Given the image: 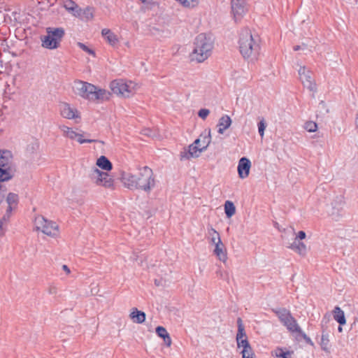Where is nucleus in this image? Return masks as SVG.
Returning a JSON list of instances; mask_svg holds the SVG:
<instances>
[{
	"label": "nucleus",
	"instance_id": "f257e3e1",
	"mask_svg": "<svg viewBox=\"0 0 358 358\" xmlns=\"http://www.w3.org/2000/svg\"><path fill=\"white\" fill-rule=\"evenodd\" d=\"M138 170L136 175L122 173L121 180L124 186L131 189H139L150 192L155 184L152 170L148 166H143Z\"/></svg>",
	"mask_w": 358,
	"mask_h": 358
},
{
	"label": "nucleus",
	"instance_id": "f03ea898",
	"mask_svg": "<svg viewBox=\"0 0 358 358\" xmlns=\"http://www.w3.org/2000/svg\"><path fill=\"white\" fill-rule=\"evenodd\" d=\"M73 90L76 94L92 101H103L108 100L110 96L108 91L81 80L74 82Z\"/></svg>",
	"mask_w": 358,
	"mask_h": 358
},
{
	"label": "nucleus",
	"instance_id": "7ed1b4c3",
	"mask_svg": "<svg viewBox=\"0 0 358 358\" xmlns=\"http://www.w3.org/2000/svg\"><path fill=\"white\" fill-rule=\"evenodd\" d=\"M194 45V50L190 55L192 61L203 62L211 55L213 41L210 36L200 34L196 37Z\"/></svg>",
	"mask_w": 358,
	"mask_h": 358
},
{
	"label": "nucleus",
	"instance_id": "20e7f679",
	"mask_svg": "<svg viewBox=\"0 0 358 358\" xmlns=\"http://www.w3.org/2000/svg\"><path fill=\"white\" fill-rule=\"evenodd\" d=\"M259 36H253L248 29L242 30L240 34L238 44L240 52L244 58L256 55L259 50Z\"/></svg>",
	"mask_w": 358,
	"mask_h": 358
},
{
	"label": "nucleus",
	"instance_id": "39448f33",
	"mask_svg": "<svg viewBox=\"0 0 358 358\" xmlns=\"http://www.w3.org/2000/svg\"><path fill=\"white\" fill-rule=\"evenodd\" d=\"M46 35L41 36L42 46L45 48L53 50L59 47L64 36V29L62 27L46 28Z\"/></svg>",
	"mask_w": 358,
	"mask_h": 358
},
{
	"label": "nucleus",
	"instance_id": "423d86ee",
	"mask_svg": "<svg viewBox=\"0 0 358 358\" xmlns=\"http://www.w3.org/2000/svg\"><path fill=\"white\" fill-rule=\"evenodd\" d=\"M110 87L114 94L125 98L133 96L137 90L136 84L122 79L113 80L110 84Z\"/></svg>",
	"mask_w": 358,
	"mask_h": 358
},
{
	"label": "nucleus",
	"instance_id": "0eeeda50",
	"mask_svg": "<svg viewBox=\"0 0 358 358\" xmlns=\"http://www.w3.org/2000/svg\"><path fill=\"white\" fill-rule=\"evenodd\" d=\"M16 169L13 163V156L9 150H0V177L7 180L13 178Z\"/></svg>",
	"mask_w": 358,
	"mask_h": 358
},
{
	"label": "nucleus",
	"instance_id": "6e6552de",
	"mask_svg": "<svg viewBox=\"0 0 358 358\" xmlns=\"http://www.w3.org/2000/svg\"><path fill=\"white\" fill-rule=\"evenodd\" d=\"M88 177L96 185L106 188L113 187L114 184L113 178L107 172L101 171L95 166L91 168Z\"/></svg>",
	"mask_w": 358,
	"mask_h": 358
},
{
	"label": "nucleus",
	"instance_id": "1a4fd4ad",
	"mask_svg": "<svg viewBox=\"0 0 358 358\" xmlns=\"http://www.w3.org/2000/svg\"><path fill=\"white\" fill-rule=\"evenodd\" d=\"M34 224L36 231H41L50 236H56L58 231V225L55 222L45 219L42 215L35 217Z\"/></svg>",
	"mask_w": 358,
	"mask_h": 358
},
{
	"label": "nucleus",
	"instance_id": "9d476101",
	"mask_svg": "<svg viewBox=\"0 0 358 358\" xmlns=\"http://www.w3.org/2000/svg\"><path fill=\"white\" fill-rule=\"evenodd\" d=\"M231 13L236 22L240 21L248 11V5L245 0H231Z\"/></svg>",
	"mask_w": 358,
	"mask_h": 358
},
{
	"label": "nucleus",
	"instance_id": "9b49d317",
	"mask_svg": "<svg viewBox=\"0 0 358 358\" xmlns=\"http://www.w3.org/2000/svg\"><path fill=\"white\" fill-rule=\"evenodd\" d=\"M345 201L343 196H336L331 203V209L329 210V215L334 220H338L344 214Z\"/></svg>",
	"mask_w": 358,
	"mask_h": 358
},
{
	"label": "nucleus",
	"instance_id": "f8f14e48",
	"mask_svg": "<svg viewBox=\"0 0 358 358\" xmlns=\"http://www.w3.org/2000/svg\"><path fill=\"white\" fill-rule=\"evenodd\" d=\"M299 79L303 85L311 92L316 91V85L312 78V73L305 66H300L298 70Z\"/></svg>",
	"mask_w": 358,
	"mask_h": 358
},
{
	"label": "nucleus",
	"instance_id": "ddd939ff",
	"mask_svg": "<svg viewBox=\"0 0 358 358\" xmlns=\"http://www.w3.org/2000/svg\"><path fill=\"white\" fill-rule=\"evenodd\" d=\"M198 145H195L194 142L189 145L187 150H185L180 153L181 159H189L192 157H198L199 154L204 151Z\"/></svg>",
	"mask_w": 358,
	"mask_h": 358
},
{
	"label": "nucleus",
	"instance_id": "4468645a",
	"mask_svg": "<svg viewBox=\"0 0 358 358\" xmlns=\"http://www.w3.org/2000/svg\"><path fill=\"white\" fill-rule=\"evenodd\" d=\"M59 109L62 116L64 118L71 120L80 117L78 110L66 103L60 104Z\"/></svg>",
	"mask_w": 358,
	"mask_h": 358
},
{
	"label": "nucleus",
	"instance_id": "2eb2a0df",
	"mask_svg": "<svg viewBox=\"0 0 358 358\" xmlns=\"http://www.w3.org/2000/svg\"><path fill=\"white\" fill-rule=\"evenodd\" d=\"M250 167L251 162L248 158H241L238 164V176L242 179L247 178L249 175Z\"/></svg>",
	"mask_w": 358,
	"mask_h": 358
},
{
	"label": "nucleus",
	"instance_id": "dca6fc26",
	"mask_svg": "<svg viewBox=\"0 0 358 358\" xmlns=\"http://www.w3.org/2000/svg\"><path fill=\"white\" fill-rule=\"evenodd\" d=\"M211 142L210 130L204 131L199 137L194 141V144L198 145L201 150H206Z\"/></svg>",
	"mask_w": 358,
	"mask_h": 358
},
{
	"label": "nucleus",
	"instance_id": "f3484780",
	"mask_svg": "<svg viewBox=\"0 0 358 358\" xmlns=\"http://www.w3.org/2000/svg\"><path fill=\"white\" fill-rule=\"evenodd\" d=\"M271 310L283 325L292 317L290 311L285 308H272Z\"/></svg>",
	"mask_w": 358,
	"mask_h": 358
},
{
	"label": "nucleus",
	"instance_id": "a211bd4d",
	"mask_svg": "<svg viewBox=\"0 0 358 358\" xmlns=\"http://www.w3.org/2000/svg\"><path fill=\"white\" fill-rule=\"evenodd\" d=\"M287 329L292 334L298 336L299 333H302V330L296 320L292 316L287 322L284 324Z\"/></svg>",
	"mask_w": 358,
	"mask_h": 358
},
{
	"label": "nucleus",
	"instance_id": "6ab92c4d",
	"mask_svg": "<svg viewBox=\"0 0 358 358\" xmlns=\"http://www.w3.org/2000/svg\"><path fill=\"white\" fill-rule=\"evenodd\" d=\"M129 317L133 322L136 324H142L145 320L146 315L143 311L138 310L136 308H133L130 313Z\"/></svg>",
	"mask_w": 358,
	"mask_h": 358
},
{
	"label": "nucleus",
	"instance_id": "aec40b11",
	"mask_svg": "<svg viewBox=\"0 0 358 358\" xmlns=\"http://www.w3.org/2000/svg\"><path fill=\"white\" fill-rule=\"evenodd\" d=\"M102 36L105 40L112 46H115L118 43V38L110 29H103L101 31Z\"/></svg>",
	"mask_w": 358,
	"mask_h": 358
},
{
	"label": "nucleus",
	"instance_id": "412c9836",
	"mask_svg": "<svg viewBox=\"0 0 358 358\" xmlns=\"http://www.w3.org/2000/svg\"><path fill=\"white\" fill-rule=\"evenodd\" d=\"M18 195L15 193H9L6 197V202L8 205V208L6 210V215L8 217L10 216V213L12 211L13 208H15L18 203Z\"/></svg>",
	"mask_w": 358,
	"mask_h": 358
},
{
	"label": "nucleus",
	"instance_id": "4be33fe9",
	"mask_svg": "<svg viewBox=\"0 0 358 358\" xmlns=\"http://www.w3.org/2000/svg\"><path fill=\"white\" fill-rule=\"evenodd\" d=\"M289 248L292 250L295 251L298 254L301 256H305L307 252V247L306 245L300 242L299 240L295 239L294 242L291 244Z\"/></svg>",
	"mask_w": 358,
	"mask_h": 358
},
{
	"label": "nucleus",
	"instance_id": "5701e85b",
	"mask_svg": "<svg viewBox=\"0 0 358 358\" xmlns=\"http://www.w3.org/2000/svg\"><path fill=\"white\" fill-rule=\"evenodd\" d=\"M231 124V120L227 115H223L220 120L218 123V133L220 134H224V131L227 129Z\"/></svg>",
	"mask_w": 358,
	"mask_h": 358
},
{
	"label": "nucleus",
	"instance_id": "b1692460",
	"mask_svg": "<svg viewBox=\"0 0 358 358\" xmlns=\"http://www.w3.org/2000/svg\"><path fill=\"white\" fill-rule=\"evenodd\" d=\"M215 246L214 253L220 261L225 262L227 260V253L224 244L222 242H220L216 243Z\"/></svg>",
	"mask_w": 358,
	"mask_h": 358
},
{
	"label": "nucleus",
	"instance_id": "393cba45",
	"mask_svg": "<svg viewBox=\"0 0 358 358\" xmlns=\"http://www.w3.org/2000/svg\"><path fill=\"white\" fill-rule=\"evenodd\" d=\"M96 164L101 169L107 171H110L113 169L112 163L105 156H101L98 158Z\"/></svg>",
	"mask_w": 358,
	"mask_h": 358
},
{
	"label": "nucleus",
	"instance_id": "a878e982",
	"mask_svg": "<svg viewBox=\"0 0 358 358\" xmlns=\"http://www.w3.org/2000/svg\"><path fill=\"white\" fill-rule=\"evenodd\" d=\"M334 320L339 323L340 325H343L346 323L344 312L340 307L336 306L333 310Z\"/></svg>",
	"mask_w": 358,
	"mask_h": 358
},
{
	"label": "nucleus",
	"instance_id": "bb28decb",
	"mask_svg": "<svg viewBox=\"0 0 358 358\" xmlns=\"http://www.w3.org/2000/svg\"><path fill=\"white\" fill-rule=\"evenodd\" d=\"M64 7L69 11L73 12L74 15H80V8L72 0H66L64 2Z\"/></svg>",
	"mask_w": 358,
	"mask_h": 358
},
{
	"label": "nucleus",
	"instance_id": "cd10ccee",
	"mask_svg": "<svg viewBox=\"0 0 358 358\" xmlns=\"http://www.w3.org/2000/svg\"><path fill=\"white\" fill-rule=\"evenodd\" d=\"M59 129L63 132L64 136L70 139H76L78 136V133L67 126L61 125L59 126Z\"/></svg>",
	"mask_w": 358,
	"mask_h": 358
},
{
	"label": "nucleus",
	"instance_id": "c85d7f7f",
	"mask_svg": "<svg viewBox=\"0 0 358 358\" xmlns=\"http://www.w3.org/2000/svg\"><path fill=\"white\" fill-rule=\"evenodd\" d=\"M237 348L238 349L242 348L241 354H245L248 350H252V347L248 341V339L238 340L236 341Z\"/></svg>",
	"mask_w": 358,
	"mask_h": 358
},
{
	"label": "nucleus",
	"instance_id": "c756f323",
	"mask_svg": "<svg viewBox=\"0 0 358 358\" xmlns=\"http://www.w3.org/2000/svg\"><path fill=\"white\" fill-rule=\"evenodd\" d=\"M293 352L284 351L282 348H277L273 352L276 358H292Z\"/></svg>",
	"mask_w": 358,
	"mask_h": 358
},
{
	"label": "nucleus",
	"instance_id": "7c9ffc66",
	"mask_svg": "<svg viewBox=\"0 0 358 358\" xmlns=\"http://www.w3.org/2000/svg\"><path fill=\"white\" fill-rule=\"evenodd\" d=\"M237 326H238V331L236 336V341L241 340V336H247L246 332L245 331V327L243 324V321L241 317L237 319Z\"/></svg>",
	"mask_w": 358,
	"mask_h": 358
},
{
	"label": "nucleus",
	"instance_id": "2f4dec72",
	"mask_svg": "<svg viewBox=\"0 0 358 358\" xmlns=\"http://www.w3.org/2000/svg\"><path fill=\"white\" fill-rule=\"evenodd\" d=\"M224 212L227 217H231L236 213V207L233 202L227 201L224 203Z\"/></svg>",
	"mask_w": 358,
	"mask_h": 358
},
{
	"label": "nucleus",
	"instance_id": "473e14b6",
	"mask_svg": "<svg viewBox=\"0 0 358 358\" xmlns=\"http://www.w3.org/2000/svg\"><path fill=\"white\" fill-rule=\"evenodd\" d=\"M329 333L322 331L320 345L323 350L327 352L329 349Z\"/></svg>",
	"mask_w": 358,
	"mask_h": 358
},
{
	"label": "nucleus",
	"instance_id": "72a5a7b5",
	"mask_svg": "<svg viewBox=\"0 0 358 358\" xmlns=\"http://www.w3.org/2000/svg\"><path fill=\"white\" fill-rule=\"evenodd\" d=\"M208 234L210 236V242L213 244L215 245L216 243L222 242L219 233L213 228L210 227V229H208Z\"/></svg>",
	"mask_w": 358,
	"mask_h": 358
},
{
	"label": "nucleus",
	"instance_id": "f704fd0d",
	"mask_svg": "<svg viewBox=\"0 0 358 358\" xmlns=\"http://www.w3.org/2000/svg\"><path fill=\"white\" fill-rule=\"evenodd\" d=\"M331 315L327 313L322 317L321 320V329L322 331L327 332L328 331V324L331 322Z\"/></svg>",
	"mask_w": 358,
	"mask_h": 358
},
{
	"label": "nucleus",
	"instance_id": "c9c22d12",
	"mask_svg": "<svg viewBox=\"0 0 358 358\" xmlns=\"http://www.w3.org/2000/svg\"><path fill=\"white\" fill-rule=\"evenodd\" d=\"M185 7H195L199 3V0H178Z\"/></svg>",
	"mask_w": 358,
	"mask_h": 358
},
{
	"label": "nucleus",
	"instance_id": "e433bc0d",
	"mask_svg": "<svg viewBox=\"0 0 358 358\" xmlns=\"http://www.w3.org/2000/svg\"><path fill=\"white\" fill-rule=\"evenodd\" d=\"M304 128L309 132H314L317 129V125L315 122L308 121L305 123Z\"/></svg>",
	"mask_w": 358,
	"mask_h": 358
},
{
	"label": "nucleus",
	"instance_id": "4c0bfd02",
	"mask_svg": "<svg viewBox=\"0 0 358 358\" xmlns=\"http://www.w3.org/2000/svg\"><path fill=\"white\" fill-rule=\"evenodd\" d=\"M142 134L145 136L152 137V138H157L158 134L155 131H153L151 129L145 128L142 131Z\"/></svg>",
	"mask_w": 358,
	"mask_h": 358
},
{
	"label": "nucleus",
	"instance_id": "58836bf2",
	"mask_svg": "<svg viewBox=\"0 0 358 358\" xmlns=\"http://www.w3.org/2000/svg\"><path fill=\"white\" fill-rule=\"evenodd\" d=\"M156 333L159 337L162 338L166 336V335H169L166 329L163 327H157L156 328Z\"/></svg>",
	"mask_w": 358,
	"mask_h": 358
},
{
	"label": "nucleus",
	"instance_id": "ea45409f",
	"mask_svg": "<svg viewBox=\"0 0 358 358\" xmlns=\"http://www.w3.org/2000/svg\"><path fill=\"white\" fill-rule=\"evenodd\" d=\"M266 124L264 121V120H262L259 123H258V131H259V135L263 137L264 136V130L266 129Z\"/></svg>",
	"mask_w": 358,
	"mask_h": 358
},
{
	"label": "nucleus",
	"instance_id": "a19ab883",
	"mask_svg": "<svg viewBox=\"0 0 358 358\" xmlns=\"http://www.w3.org/2000/svg\"><path fill=\"white\" fill-rule=\"evenodd\" d=\"M78 46L81 48L83 51L87 52L88 54L90 55H94V52L91 50L90 48H89L86 45H85L84 43H82L80 42H78Z\"/></svg>",
	"mask_w": 358,
	"mask_h": 358
},
{
	"label": "nucleus",
	"instance_id": "79ce46f5",
	"mask_svg": "<svg viewBox=\"0 0 358 358\" xmlns=\"http://www.w3.org/2000/svg\"><path fill=\"white\" fill-rule=\"evenodd\" d=\"M8 217V215H6L3 216L2 219L0 220V235L3 236L4 234V225L6 223Z\"/></svg>",
	"mask_w": 358,
	"mask_h": 358
},
{
	"label": "nucleus",
	"instance_id": "37998d69",
	"mask_svg": "<svg viewBox=\"0 0 358 358\" xmlns=\"http://www.w3.org/2000/svg\"><path fill=\"white\" fill-rule=\"evenodd\" d=\"M77 141L80 143H92V142H95L96 140H93V139H85L83 138V135L82 134H80L78 133V136L76 137Z\"/></svg>",
	"mask_w": 358,
	"mask_h": 358
},
{
	"label": "nucleus",
	"instance_id": "c03bdc74",
	"mask_svg": "<svg viewBox=\"0 0 358 358\" xmlns=\"http://www.w3.org/2000/svg\"><path fill=\"white\" fill-rule=\"evenodd\" d=\"M210 110L208 109L202 108L199 110L198 113V115L202 118L203 120L206 119V117L209 115Z\"/></svg>",
	"mask_w": 358,
	"mask_h": 358
},
{
	"label": "nucleus",
	"instance_id": "a18cd8bd",
	"mask_svg": "<svg viewBox=\"0 0 358 358\" xmlns=\"http://www.w3.org/2000/svg\"><path fill=\"white\" fill-rule=\"evenodd\" d=\"M241 355H242V358H255L252 349L248 350V352H245V354H241Z\"/></svg>",
	"mask_w": 358,
	"mask_h": 358
},
{
	"label": "nucleus",
	"instance_id": "49530a36",
	"mask_svg": "<svg viewBox=\"0 0 358 358\" xmlns=\"http://www.w3.org/2000/svg\"><path fill=\"white\" fill-rule=\"evenodd\" d=\"M298 336L303 338L307 343L313 344L311 339L302 331V333H299Z\"/></svg>",
	"mask_w": 358,
	"mask_h": 358
},
{
	"label": "nucleus",
	"instance_id": "de8ad7c7",
	"mask_svg": "<svg viewBox=\"0 0 358 358\" xmlns=\"http://www.w3.org/2000/svg\"><path fill=\"white\" fill-rule=\"evenodd\" d=\"M306 233L303 231H299V233H298V234H297V236H296L295 239H296V240H298V239L303 240V239H304L306 238Z\"/></svg>",
	"mask_w": 358,
	"mask_h": 358
},
{
	"label": "nucleus",
	"instance_id": "09e8293b",
	"mask_svg": "<svg viewBox=\"0 0 358 358\" xmlns=\"http://www.w3.org/2000/svg\"><path fill=\"white\" fill-rule=\"evenodd\" d=\"M164 341L166 343V345L169 347L171 345V338L169 335H166L164 338Z\"/></svg>",
	"mask_w": 358,
	"mask_h": 358
},
{
	"label": "nucleus",
	"instance_id": "8fccbe9b",
	"mask_svg": "<svg viewBox=\"0 0 358 358\" xmlns=\"http://www.w3.org/2000/svg\"><path fill=\"white\" fill-rule=\"evenodd\" d=\"M6 188L2 189V187L0 189V203H1L3 201L4 199V192H6Z\"/></svg>",
	"mask_w": 358,
	"mask_h": 358
},
{
	"label": "nucleus",
	"instance_id": "3c124183",
	"mask_svg": "<svg viewBox=\"0 0 358 358\" xmlns=\"http://www.w3.org/2000/svg\"><path fill=\"white\" fill-rule=\"evenodd\" d=\"M48 292L50 294H56L57 293V288L55 287H50L48 289Z\"/></svg>",
	"mask_w": 358,
	"mask_h": 358
},
{
	"label": "nucleus",
	"instance_id": "603ef678",
	"mask_svg": "<svg viewBox=\"0 0 358 358\" xmlns=\"http://www.w3.org/2000/svg\"><path fill=\"white\" fill-rule=\"evenodd\" d=\"M306 48V45L303 44L302 45H295L293 49L294 51H298L299 50H303Z\"/></svg>",
	"mask_w": 358,
	"mask_h": 358
},
{
	"label": "nucleus",
	"instance_id": "864d4df0",
	"mask_svg": "<svg viewBox=\"0 0 358 358\" xmlns=\"http://www.w3.org/2000/svg\"><path fill=\"white\" fill-rule=\"evenodd\" d=\"M62 268L64 271H66L67 273H70V269L69 268V267L66 266V265H63L62 266Z\"/></svg>",
	"mask_w": 358,
	"mask_h": 358
},
{
	"label": "nucleus",
	"instance_id": "5fc2aeb1",
	"mask_svg": "<svg viewBox=\"0 0 358 358\" xmlns=\"http://www.w3.org/2000/svg\"><path fill=\"white\" fill-rule=\"evenodd\" d=\"M138 256H136L135 255H134V256H133V257H131V259H132V260H134H134H135V261H136V260L138 259Z\"/></svg>",
	"mask_w": 358,
	"mask_h": 358
},
{
	"label": "nucleus",
	"instance_id": "6e6d98bb",
	"mask_svg": "<svg viewBox=\"0 0 358 358\" xmlns=\"http://www.w3.org/2000/svg\"><path fill=\"white\" fill-rule=\"evenodd\" d=\"M341 326H342V325H339V327H338V331L339 332H342V331H343V328H342V327H341Z\"/></svg>",
	"mask_w": 358,
	"mask_h": 358
},
{
	"label": "nucleus",
	"instance_id": "4d7b16f0",
	"mask_svg": "<svg viewBox=\"0 0 358 358\" xmlns=\"http://www.w3.org/2000/svg\"><path fill=\"white\" fill-rule=\"evenodd\" d=\"M357 323H358V318H356V319L355 320V322H354V323H353V324H352V325L356 326Z\"/></svg>",
	"mask_w": 358,
	"mask_h": 358
},
{
	"label": "nucleus",
	"instance_id": "13d9d810",
	"mask_svg": "<svg viewBox=\"0 0 358 358\" xmlns=\"http://www.w3.org/2000/svg\"><path fill=\"white\" fill-rule=\"evenodd\" d=\"M248 339V336H241V340Z\"/></svg>",
	"mask_w": 358,
	"mask_h": 358
},
{
	"label": "nucleus",
	"instance_id": "bf43d9fd",
	"mask_svg": "<svg viewBox=\"0 0 358 358\" xmlns=\"http://www.w3.org/2000/svg\"><path fill=\"white\" fill-rule=\"evenodd\" d=\"M356 127L358 129V117L356 120Z\"/></svg>",
	"mask_w": 358,
	"mask_h": 358
},
{
	"label": "nucleus",
	"instance_id": "052dcab7",
	"mask_svg": "<svg viewBox=\"0 0 358 358\" xmlns=\"http://www.w3.org/2000/svg\"><path fill=\"white\" fill-rule=\"evenodd\" d=\"M142 3H145L146 0H140Z\"/></svg>",
	"mask_w": 358,
	"mask_h": 358
},
{
	"label": "nucleus",
	"instance_id": "680f3d73",
	"mask_svg": "<svg viewBox=\"0 0 358 358\" xmlns=\"http://www.w3.org/2000/svg\"><path fill=\"white\" fill-rule=\"evenodd\" d=\"M218 273H220V276L222 277V273L221 271H219Z\"/></svg>",
	"mask_w": 358,
	"mask_h": 358
}]
</instances>
